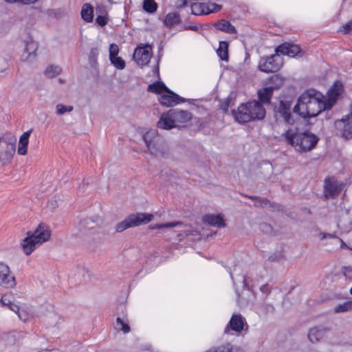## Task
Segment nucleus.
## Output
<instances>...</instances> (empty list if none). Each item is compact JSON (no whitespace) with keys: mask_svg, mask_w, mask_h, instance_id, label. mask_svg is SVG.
<instances>
[{"mask_svg":"<svg viewBox=\"0 0 352 352\" xmlns=\"http://www.w3.org/2000/svg\"><path fill=\"white\" fill-rule=\"evenodd\" d=\"M96 12L98 15H108V8L104 4H97L96 6Z\"/></svg>","mask_w":352,"mask_h":352,"instance_id":"4c0bfd02","label":"nucleus"},{"mask_svg":"<svg viewBox=\"0 0 352 352\" xmlns=\"http://www.w3.org/2000/svg\"><path fill=\"white\" fill-rule=\"evenodd\" d=\"M342 272L346 279L352 280V267L344 266L342 267Z\"/></svg>","mask_w":352,"mask_h":352,"instance_id":"37998d69","label":"nucleus"},{"mask_svg":"<svg viewBox=\"0 0 352 352\" xmlns=\"http://www.w3.org/2000/svg\"><path fill=\"white\" fill-rule=\"evenodd\" d=\"M79 270H80V272L81 273H84V272H85V269H84V268H80Z\"/></svg>","mask_w":352,"mask_h":352,"instance_id":"052dcab7","label":"nucleus"},{"mask_svg":"<svg viewBox=\"0 0 352 352\" xmlns=\"http://www.w3.org/2000/svg\"><path fill=\"white\" fill-rule=\"evenodd\" d=\"M217 53L219 58L222 60H228V44L226 41H220Z\"/></svg>","mask_w":352,"mask_h":352,"instance_id":"a878e982","label":"nucleus"},{"mask_svg":"<svg viewBox=\"0 0 352 352\" xmlns=\"http://www.w3.org/2000/svg\"><path fill=\"white\" fill-rule=\"evenodd\" d=\"M117 325H120V330L123 331L124 333H127L130 331V327L126 322H124L120 317H118L116 319Z\"/></svg>","mask_w":352,"mask_h":352,"instance_id":"ea45409f","label":"nucleus"},{"mask_svg":"<svg viewBox=\"0 0 352 352\" xmlns=\"http://www.w3.org/2000/svg\"><path fill=\"white\" fill-rule=\"evenodd\" d=\"M338 184L336 180L325 179L324 184V195L326 198H334L339 194Z\"/></svg>","mask_w":352,"mask_h":352,"instance_id":"a211bd4d","label":"nucleus"},{"mask_svg":"<svg viewBox=\"0 0 352 352\" xmlns=\"http://www.w3.org/2000/svg\"><path fill=\"white\" fill-rule=\"evenodd\" d=\"M119 52V47L118 45L112 43L109 46V58L118 56Z\"/></svg>","mask_w":352,"mask_h":352,"instance_id":"79ce46f5","label":"nucleus"},{"mask_svg":"<svg viewBox=\"0 0 352 352\" xmlns=\"http://www.w3.org/2000/svg\"><path fill=\"white\" fill-rule=\"evenodd\" d=\"M244 196L253 200V201H256V202L257 201V200L258 199V197H259L251 196V195H244Z\"/></svg>","mask_w":352,"mask_h":352,"instance_id":"6e6d98bb","label":"nucleus"},{"mask_svg":"<svg viewBox=\"0 0 352 352\" xmlns=\"http://www.w3.org/2000/svg\"><path fill=\"white\" fill-rule=\"evenodd\" d=\"M231 102V98H227L224 101H223L221 104L220 107L221 109H222L225 113L227 112Z\"/></svg>","mask_w":352,"mask_h":352,"instance_id":"a18cd8bd","label":"nucleus"},{"mask_svg":"<svg viewBox=\"0 0 352 352\" xmlns=\"http://www.w3.org/2000/svg\"><path fill=\"white\" fill-rule=\"evenodd\" d=\"M16 138L12 133H5L0 137V164L11 162L16 151Z\"/></svg>","mask_w":352,"mask_h":352,"instance_id":"423d86ee","label":"nucleus"},{"mask_svg":"<svg viewBox=\"0 0 352 352\" xmlns=\"http://www.w3.org/2000/svg\"><path fill=\"white\" fill-rule=\"evenodd\" d=\"M96 22L100 27H104L109 22L108 15H97Z\"/></svg>","mask_w":352,"mask_h":352,"instance_id":"58836bf2","label":"nucleus"},{"mask_svg":"<svg viewBox=\"0 0 352 352\" xmlns=\"http://www.w3.org/2000/svg\"><path fill=\"white\" fill-rule=\"evenodd\" d=\"M181 224H182V223L180 221H174V222L166 223H157V224L150 226V228L151 230L171 228H174L177 226H179Z\"/></svg>","mask_w":352,"mask_h":352,"instance_id":"2f4dec72","label":"nucleus"},{"mask_svg":"<svg viewBox=\"0 0 352 352\" xmlns=\"http://www.w3.org/2000/svg\"><path fill=\"white\" fill-rule=\"evenodd\" d=\"M292 104L290 102L280 100L279 107L275 112V116L282 117L285 122L292 124L293 119L291 115Z\"/></svg>","mask_w":352,"mask_h":352,"instance_id":"dca6fc26","label":"nucleus"},{"mask_svg":"<svg viewBox=\"0 0 352 352\" xmlns=\"http://www.w3.org/2000/svg\"><path fill=\"white\" fill-rule=\"evenodd\" d=\"M275 52L277 54L287 55L289 57H294L300 52L298 45L290 43H284L278 45Z\"/></svg>","mask_w":352,"mask_h":352,"instance_id":"2eb2a0df","label":"nucleus"},{"mask_svg":"<svg viewBox=\"0 0 352 352\" xmlns=\"http://www.w3.org/2000/svg\"><path fill=\"white\" fill-rule=\"evenodd\" d=\"M33 129L24 132L20 137L18 146V154L25 155L28 152V146L29 144V138Z\"/></svg>","mask_w":352,"mask_h":352,"instance_id":"412c9836","label":"nucleus"},{"mask_svg":"<svg viewBox=\"0 0 352 352\" xmlns=\"http://www.w3.org/2000/svg\"><path fill=\"white\" fill-rule=\"evenodd\" d=\"M143 140L149 152L154 155H164V140L155 129H151L143 135Z\"/></svg>","mask_w":352,"mask_h":352,"instance_id":"6e6552de","label":"nucleus"},{"mask_svg":"<svg viewBox=\"0 0 352 352\" xmlns=\"http://www.w3.org/2000/svg\"><path fill=\"white\" fill-rule=\"evenodd\" d=\"M340 241H341L342 247L346 246V244L344 243V242L342 240H340Z\"/></svg>","mask_w":352,"mask_h":352,"instance_id":"e2e57ef3","label":"nucleus"},{"mask_svg":"<svg viewBox=\"0 0 352 352\" xmlns=\"http://www.w3.org/2000/svg\"><path fill=\"white\" fill-rule=\"evenodd\" d=\"M61 68L58 65H50L45 70V75L50 78H52L60 74Z\"/></svg>","mask_w":352,"mask_h":352,"instance_id":"7c9ffc66","label":"nucleus"},{"mask_svg":"<svg viewBox=\"0 0 352 352\" xmlns=\"http://www.w3.org/2000/svg\"><path fill=\"white\" fill-rule=\"evenodd\" d=\"M186 4H187V1L186 0H178L177 3H176V6L178 8H183V7L186 6Z\"/></svg>","mask_w":352,"mask_h":352,"instance_id":"603ef678","label":"nucleus"},{"mask_svg":"<svg viewBox=\"0 0 352 352\" xmlns=\"http://www.w3.org/2000/svg\"><path fill=\"white\" fill-rule=\"evenodd\" d=\"M267 206H270V207L277 209V210H280V205L275 204V203H271L270 201V200H268L266 198L258 197V199L254 204L255 207L265 208Z\"/></svg>","mask_w":352,"mask_h":352,"instance_id":"c85d7f7f","label":"nucleus"},{"mask_svg":"<svg viewBox=\"0 0 352 352\" xmlns=\"http://www.w3.org/2000/svg\"><path fill=\"white\" fill-rule=\"evenodd\" d=\"M74 107L72 106H65L63 104H58L56 107V113L58 116H62L67 112H71L73 111Z\"/></svg>","mask_w":352,"mask_h":352,"instance_id":"f704fd0d","label":"nucleus"},{"mask_svg":"<svg viewBox=\"0 0 352 352\" xmlns=\"http://www.w3.org/2000/svg\"><path fill=\"white\" fill-rule=\"evenodd\" d=\"M87 221V219H84L83 221H82L80 222V223L82 224L83 223H85Z\"/></svg>","mask_w":352,"mask_h":352,"instance_id":"69168bd1","label":"nucleus"},{"mask_svg":"<svg viewBox=\"0 0 352 352\" xmlns=\"http://www.w3.org/2000/svg\"><path fill=\"white\" fill-rule=\"evenodd\" d=\"M152 214L138 212L129 215L122 221L118 223L115 226L116 232H122L125 230L139 226L142 224H146L153 219Z\"/></svg>","mask_w":352,"mask_h":352,"instance_id":"0eeeda50","label":"nucleus"},{"mask_svg":"<svg viewBox=\"0 0 352 352\" xmlns=\"http://www.w3.org/2000/svg\"><path fill=\"white\" fill-rule=\"evenodd\" d=\"M38 49V44L34 41L25 42L24 51L22 54V58L24 60L34 58L36 56V52Z\"/></svg>","mask_w":352,"mask_h":352,"instance_id":"aec40b11","label":"nucleus"},{"mask_svg":"<svg viewBox=\"0 0 352 352\" xmlns=\"http://www.w3.org/2000/svg\"><path fill=\"white\" fill-rule=\"evenodd\" d=\"M332 95H334L335 98H336L339 95V92L337 90H332Z\"/></svg>","mask_w":352,"mask_h":352,"instance_id":"13d9d810","label":"nucleus"},{"mask_svg":"<svg viewBox=\"0 0 352 352\" xmlns=\"http://www.w3.org/2000/svg\"><path fill=\"white\" fill-rule=\"evenodd\" d=\"M279 54H272L270 56L261 57L258 63V69L265 73H274L278 72L282 67V61Z\"/></svg>","mask_w":352,"mask_h":352,"instance_id":"1a4fd4ad","label":"nucleus"},{"mask_svg":"<svg viewBox=\"0 0 352 352\" xmlns=\"http://www.w3.org/2000/svg\"><path fill=\"white\" fill-rule=\"evenodd\" d=\"M167 89H168L166 87V85L162 82L159 81H157L153 84H150L147 89L148 91L160 94V95L166 92Z\"/></svg>","mask_w":352,"mask_h":352,"instance_id":"bb28decb","label":"nucleus"},{"mask_svg":"<svg viewBox=\"0 0 352 352\" xmlns=\"http://www.w3.org/2000/svg\"><path fill=\"white\" fill-rule=\"evenodd\" d=\"M305 210L307 211V213L310 214L311 213V211L309 209H307V208H305Z\"/></svg>","mask_w":352,"mask_h":352,"instance_id":"680f3d73","label":"nucleus"},{"mask_svg":"<svg viewBox=\"0 0 352 352\" xmlns=\"http://www.w3.org/2000/svg\"><path fill=\"white\" fill-rule=\"evenodd\" d=\"M0 285L7 289L16 286L14 276L11 274L10 267L4 263H0Z\"/></svg>","mask_w":352,"mask_h":352,"instance_id":"9b49d317","label":"nucleus"},{"mask_svg":"<svg viewBox=\"0 0 352 352\" xmlns=\"http://www.w3.org/2000/svg\"><path fill=\"white\" fill-rule=\"evenodd\" d=\"M235 120L239 123H245L254 120H262L265 116L263 104L256 100L241 104L238 111H232Z\"/></svg>","mask_w":352,"mask_h":352,"instance_id":"7ed1b4c3","label":"nucleus"},{"mask_svg":"<svg viewBox=\"0 0 352 352\" xmlns=\"http://www.w3.org/2000/svg\"><path fill=\"white\" fill-rule=\"evenodd\" d=\"M191 13L194 15L206 14V4L204 3H193L190 5Z\"/></svg>","mask_w":352,"mask_h":352,"instance_id":"cd10ccee","label":"nucleus"},{"mask_svg":"<svg viewBox=\"0 0 352 352\" xmlns=\"http://www.w3.org/2000/svg\"><path fill=\"white\" fill-rule=\"evenodd\" d=\"M9 3H19L23 5H30L36 3L38 0H4Z\"/></svg>","mask_w":352,"mask_h":352,"instance_id":"c03bdc74","label":"nucleus"},{"mask_svg":"<svg viewBox=\"0 0 352 352\" xmlns=\"http://www.w3.org/2000/svg\"><path fill=\"white\" fill-rule=\"evenodd\" d=\"M329 333V329L326 327H316L310 329L308 338L311 342L316 343L322 340Z\"/></svg>","mask_w":352,"mask_h":352,"instance_id":"f3484780","label":"nucleus"},{"mask_svg":"<svg viewBox=\"0 0 352 352\" xmlns=\"http://www.w3.org/2000/svg\"><path fill=\"white\" fill-rule=\"evenodd\" d=\"M49 352H62V351H60L59 349H52V350H49Z\"/></svg>","mask_w":352,"mask_h":352,"instance_id":"bf43d9fd","label":"nucleus"},{"mask_svg":"<svg viewBox=\"0 0 352 352\" xmlns=\"http://www.w3.org/2000/svg\"><path fill=\"white\" fill-rule=\"evenodd\" d=\"M336 99H328L319 91L309 89L299 97L294 111L302 118H314L324 110L331 109Z\"/></svg>","mask_w":352,"mask_h":352,"instance_id":"f257e3e1","label":"nucleus"},{"mask_svg":"<svg viewBox=\"0 0 352 352\" xmlns=\"http://www.w3.org/2000/svg\"><path fill=\"white\" fill-rule=\"evenodd\" d=\"M274 87L272 86L258 90V97L261 104H269L274 93Z\"/></svg>","mask_w":352,"mask_h":352,"instance_id":"4be33fe9","label":"nucleus"},{"mask_svg":"<svg viewBox=\"0 0 352 352\" xmlns=\"http://www.w3.org/2000/svg\"><path fill=\"white\" fill-rule=\"evenodd\" d=\"M50 207H51L52 208H55L57 206V202H56V201H55V200H54V201H52L50 203Z\"/></svg>","mask_w":352,"mask_h":352,"instance_id":"4d7b16f0","label":"nucleus"},{"mask_svg":"<svg viewBox=\"0 0 352 352\" xmlns=\"http://www.w3.org/2000/svg\"><path fill=\"white\" fill-rule=\"evenodd\" d=\"M282 137L288 144L294 146L299 153H306L312 150L319 140V138L313 133H299L293 129L287 130L283 133Z\"/></svg>","mask_w":352,"mask_h":352,"instance_id":"f03ea898","label":"nucleus"},{"mask_svg":"<svg viewBox=\"0 0 352 352\" xmlns=\"http://www.w3.org/2000/svg\"><path fill=\"white\" fill-rule=\"evenodd\" d=\"M82 19L87 23H91L94 19V8L90 3H84L80 12Z\"/></svg>","mask_w":352,"mask_h":352,"instance_id":"b1692460","label":"nucleus"},{"mask_svg":"<svg viewBox=\"0 0 352 352\" xmlns=\"http://www.w3.org/2000/svg\"><path fill=\"white\" fill-rule=\"evenodd\" d=\"M111 63L118 69H123L125 67V61L120 56L109 58Z\"/></svg>","mask_w":352,"mask_h":352,"instance_id":"72a5a7b5","label":"nucleus"},{"mask_svg":"<svg viewBox=\"0 0 352 352\" xmlns=\"http://www.w3.org/2000/svg\"><path fill=\"white\" fill-rule=\"evenodd\" d=\"M342 32L349 34L352 30V19L342 26Z\"/></svg>","mask_w":352,"mask_h":352,"instance_id":"49530a36","label":"nucleus"},{"mask_svg":"<svg viewBox=\"0 0 352 352\" xmlns=\"http://www.w3.org/2000/svg\"><path fill=\"white\" fill-rule=\"evenodd\" d=\"M181 21L180 16L177 12H170L164 19V23L168 28H171Z\"/></svg>","mask_w":352,"mask_h":352,"instance_id":"393cba45","label":"nucleus"},{"mask_svg":"<svg viewBox=\"0 0 352 352\" xmlns=\"http://www.w3.org/2000/svg\"><path fill=\"white\" fill-rule=\"evenodd\" d=\"M8 309L13 311L16 314H18L19 310L21 309L20 307L17 305L14 304V302H12L11 304V305L8 307Z\"/></svg>","mask_w":352,"mask_h":352,"instance_id":"3c124183","label":"nucleus"},{"mask_svg":"<svg viewBox=\"0 0 352 352\" xmlns=\"http://www.w3.org/2000/svg\"><path fill=\"white\" fill-rule=\"evenodd\" d=\"M0 303L1 304L2 306L8 308L12 303V302L10 299V295H8V294L3 295L0 300Z\"/></svg>","mask_w":352,"mask_h":352,"instance_id":"a19ab883","label":"nucleus"},{"mask_svg":"<svg viewBox=\"0 0 352 352\" xmlns=\"http://www.w3.org/2000/svg\"><path fill=\"white\" fill-rule=\"evenodd\" d=\"M19 319L23 322H25L28 320V315L24 310H19L17 314Z\"/></svg>","mask_w":352,"mask_h":352,"instance_id":"de8ad7c7","label":"nucleus"},{"mask_svg":"<svg viewBox=\"0 0 352 352\" xmlns=\"http://www.w3.org/2000/svg\"><path fill=\"white\" fill-rule=\"evenodd\" d=\"M98 47H92L90 50L89 55V63L91 66L94 67L97 64V58L99 54Z\"/></svg>","mask_w":352,"mask_h":352,"instance_id":"473e14b6","label":"nucleus"},{"mask_svg":"<svg viewBox=\"0 0 352 352\" xmlns=\"http://www.w3.org/2000/svg\"><path fill=\"white\" fill-rule=\"evenodd\" d=\"M205 224L217 227L219 228H225L226 224L221 214H206L202 219Z\"/></svg>","mask_w":352,"mask_h":352,"instance_id":"6ab92c4d","label":"nucleus"},{"mask_svg":"<svg viewBox=\"0 0 352 352\" xmlns=\"http://www.w3.org/2000/svg\"><path fill=\"white\" fill-rule=\"evenodd\" d=\"M350 292H351V294H352V286H351V289H350Z\"/></svg>","mask_w":352,"mask_h":352,"instance_id":"774afa93","label":"nucleus"},{"mask_svg":"<svg viewBox=\"0 0 352 352\" xmlns=\"http://www.w3.org/2000/svg\"><path fill=\"white\" fill-rule=\"evenodd\" d=\"M184 29L186 30L197 31L199 28L197 25L185 26Z\"/></svg>","mask_w":352,"mask_h":352,"instance_id":"864d4df0","label":"nucleus"},{"mask_svg":"<svg viewBox=\"0 0 352 352\" xmlns=\"http://www.w3.org/2000/svg\"><path fill=\"white\" fill-rule=\"evenodd\" d=\"M133 57L138 65L142 67L146 65L151 57V47L148 45L137 47L135 50Z\"/></svg>","mask_w":352,"mask_h":352,"instance_id":"f8f14e48","label":"nucleus"},{"mask_svg":"<svg viewBox=\"0 0 352 352\" xmlns=\"http://www.w3.org/2000/svg\"><path fill=\"white\" fill-rule=\"evenodd\" d=\"M206 14L212 13V12H217L219 11L221 9V6L215 3H206Z\"/></svg>","mask_w":352,"mask_h":352,"instance_id":"c9c22d12","label":"nucleus"},{"mask_svg":"<svg viewBox=\"0 0 352 352\" xmlns=\"http://www.w3.org/2000/svg\"><path fill=\"white\" fill-rule=\"evenodd\" d=\"M142 7L144 11L153 14L157 11L158 6L154 0H144Z\"/></svg>","mask_w":352,"mask_h":352,"instance_id":"c756f323","label":"nucleus"},{"mask_svg":"<svg viewBox=\"0 0 352 352\" xmlns=\"http://www.w3.org/2000/svg\"><path fill=\"white\" fill-rule=\"evenodd\" d=\"M39 352H49V350H47V349H44V350H42Z\"/></svg>","mask_w":352,"mask_h":352,"instance_id":"0e129e2a","label":"nucleus"},{"mask_svg":"<svg viewBox=\"0 0 352 352\" xmlns=\"http://www.w3.org/2000/svg\"><path fill=\"white\" fill-rule=\"evenodd\" d=\"M261 291L263 293H267L268 292V287L267 285H262L260 288Z\"/></svg>","mask_w":352,"mask_h":352,"instance_id":"5fc2aeb1","label":"nucleus"},{"mask_svg":"<svg viewBox=\"0 0 352 352\" xmlns=\"http://www.w3.org/2000/svg\"><path fill=\"white\" fill-rule=\"evenodd\" d=\"M50 235L51 232L48 228L43 224H40L32 234L28 232L27 237L21 243L25 254H30L37 246L47 241Z\"/></svg>","mask_w":352,"mask_h":352,"instance_id":"39448f33","label":"nucleus"},{"mask_svg":"<svg viewBox=\"0 0 352 352\" xmlns=\"http://www.w3.org/2000/svg\"><path fill=\"white\" fill-rule=\"evenodd\" d=\"M159 102L164 107H173L180 102H184V99L175 94L169 89L159 97Z\"/></svg>","mask_w":352,"mask_h":352,"instance_id":"ddd939ff","label":"nucleus"},{"mask_svg":"<svg viewBox=\"0 0 352 352\" xmlns=\"http://www.w3.org/2000/svg\"><path fill=\"white\" fill-rule=\"evenodd\" d=\"M319 238L320 240H323L325 239H336L337 237L336 235L332 234L321 232L319 234Z\"/></svg>","mask_w":352,"mask_h":352,"instance_id":"09e8293b","label":"nucleus"},{"mask_svg":"<svg viewBox=\"0 0 352 352\" xmlns=\"http://www.w3.org/2000/svg\"><path fill=\"white\" fill-rule=\"evenodd\" d=\"M260 228L265 232H270L272 230V227L270 225L263 223L260 225Z\"/></svg>","mask_w":352,"mask_h":352,"instance_id":"8fccbe9b","label":"nucleus"},{"mask_svg":"<svg viewBox=\"0 0 352 352\" xmlns=\"http://www.w3.org/2000/svg\"><path fill=\"white\" fill-rule=\"evenodd\" d=\"M337 133L344 140L352 139V113H349L334 123Z\"/></svg>","mask_w":352,"mask_h":352,"instance_id":"9d476101","label":"nucleus"},{"mask_svg":"<svg viewBox=\"0 0 352 352\" xmlns=\"http://www.w3.org/2000/svg\"><path fill=\"white\" fill-rule=\"evenodd\" d=\"M245 320L241 314H233L229 323L224 330L225 333H229L230 330L241 332L244 327Z\"/></svg>","mask_w":352,"mask_h":352,"instance_id":"4468645a","label":"nucleus"},{"mask_svg":"<svg viewBox=\"0 0 352 352\" xmlns=\"http://www.w3.org/2000/svg\"><path fill=\"white\" fill-rule=\"evenodd\" d=\"M275 78H276V80H280V81H282V80H281V79H280L278 76H276V77H275Z\"/></svg>","mask_w":352,"mask_h":352,"instance_id":"338daca9","label":"nucleus"},{"mask_svg":"<svg viewBox=\"0 0 352 352\" xmlns=\"http://www.w3.org/2000/svg\"><path fill=\"white\" fill-rule=\"evenodd\" d=\"M352 307V303L351 302H346L343 304H340L336 306L334 309L336 313H340L347 311Z\"/></svg>","mask_w":352,"mask_h":352,"instance_id":"e433bc0d","label":"nucleus"},{"mask_svg":"<svg viewBox=\"0 0 352 352\" xmlns=\"http://www.w3.org/2000/svg\"><path fill=\"white\" fill-rule=\"evenodd\" d=\"M214 26L218 30L222 31L228 34H236L237 31L234 25H232L228 21L221 19L217 21Z\"/></svg>","mask_w":352,"mask_h":352,"instance_id":"5701e85b","label":"nucleus"},{"mask_svg":"<svg viewBox=\"0 0 352 352\" xmlns=\"http://www.w3.org/2000/svg\"><path fill=\"white\" fill-rule=\"evenodd\" d=\"M192 114L189 111L170 109L167 113L162 114L160 119L157 122L158 128L170 130L173 128L181 127L185 123L190 121Z\"/></svg>","mask_w":352,"mask_h":352,"instance_id":"20e7f679","label":"nucleus"}]
</instances>
